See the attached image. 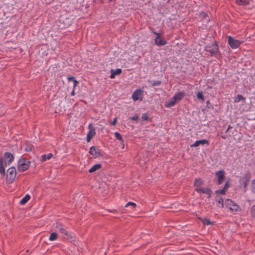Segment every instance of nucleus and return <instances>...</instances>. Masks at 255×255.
I'll list each match as a JSON object with an SVG mask.
<instances>
[{
    "label": "nucleus",
    "instance_id": "obj_28",
    "mask_svg": "<svg viewBox=\"0 0 255 255\" xmlns=\"http://www.w3.org/2000/svg\"><path fill=\"white\" fill-rule=\"evenodd\" d=\"M115 136L119 140L122 141V143H124V140L121 135L118 132H115ZM124 144H123V145ZM124 148V146L123 147Z\"/></svg>",
    "mask_w": 255,
    "mask_h": 255
},
{
    "label": "nucleus",
    "instance_id": "obj_9",
    "mask_svg": "<svg viewBox=\"0 0 255 255\" xmlns=\"http://www.w3.org/2000/svg\"><path fill=\"white\" fill-rule=\"evenodd\" d=\"M9 164H8L7 160L3 159L2 158L0 159V173L2 176L5 175V167Z\"/></svg>",
    "mask_w": 255,
    "mask_h": 255
},
{
    "label": "nucleus",
    "instance_id": "obj_44",
    "mask_svg": "<svg viewBox=\"0 0 255 255\" xmlns=\"http://www.w3.org/2000/svg\"><path fill=\"white\" fill-rule=\"evenodd\" d=\"M232 128L231 126L230 125H229V126H228V128H227V130L226 131V132H227L229 131V130L230 128Z\"/></svg>",
    "mask_w": 255,
    "mask_h": 255
},
{
    "label": "nucleus",
    "instance_id": "obj_1",
    "mask_svg": "<svg viewBox=\"0 0 255 255\" xmlns=\"http://www.w3.org/2000/svg\"><path fill=\"white\" fill-rule=\"evenodd\" d=\"M16 175L15 168L13 166L9 168L7 171L6 181L9 183H12L15 178Z\"/></svg>",
    "mask_w": 255,
    "mask_h": 255
},
{
    "label": "nucleus",
    "instance_id": "obj_45",
    "mask_svg": "<svg viewBox=\"0 0 255 255\" xmlns=\"http://www.w3.org/2000/svg\"><path fill=\"white\" fill-rule=\"evenodd\" d=\"M222 138H223L224 139L225 138V137L224 136H222Z\"/></svg>",
    "mask_w": 255,
    "mask_h": 255
},
{
    "label": "nucleus",
    "instance_id": "obj_37",
    "mask_svg": "<svg viewBox=\"0 0 255 255\" xmlns=\"http://www.w3.org/2000/svg\"><path fill=\"white\" fill-rule=\"evenodd\" d=\"M160 84H161L160 81H154L153 82V83L152 84V85L153 86H157V85H159Z\"/></svg>",
    "mask_w": 255,
    "mask_h": 255
},
{
    "label": "nucleus",
    "instance_id": "obj_16",
    "mask_svg": "<svg viewBox=\"0 0 255 255\" xmlns=\"http://www.w3.org/2000/svg\"><path fill=\"white\" fill-rule=\"evenodd\" d=\"M3 159L8 161V164H10L13 160V156L10 152H6L4 154V157Z\"/></svg>",
    "mask_w": 255,
    "mask_h": 255
},
{
    "label": "nucleus",
    "instance_id": "obj_21",
    "mask_svg": "<svg viewBox=\"0 0 255 255\" xmlns=\"http://www.w3.org/2000/svg\"><path fill=\"white\" fill-rule=\"evenodd\" d=\"M203 181L200 179H196L194 181V186L195 187V189L198 188H201V186L203 184Z\"/></svg>",
    "mask_w": 255,
    "mask_h": 255
},
{
    "label": "nucleus",
    "instance_id": "obj_42",
    "mask_svg": "<svg viewBox=\"0 0 255 255\" xmlns=\"http://www.w3.org/2000/svg\"><path fill=\"white\" fill-rule=\"evenodd\" d=\"M252 185L253 187L255 189V179L253 181Z\"/></svg>",
    "mask_w": 255,
    "mask_h": 255
},
{
    "label": "nucleus",
    "instance_id": "obj_19",
    "mask_svg": "<svg viewBox=\"0 0 255 255\" xmlns=\"http://www.w3.org/2000/svg\"><path fill=\"white\" fill-rule=\"evenodd\" d=\"M102 167V165L101 164H96L94 165L89 170V172L90 173H93L97 170L100 169Z\"/></svg>",
    "mask_w": 255,
    "mask_h": 255
},
{
    "label": "nucleus",
    "instance_id": "obj_30",
    "mask_svg": "<svg viewBox=\"0 0 255 255\" xmlns=\"http://www.w3.org/2000/svg\"><path fill=\"white\" fill-rule=\"evenodd\" d=\"M197 97L198 99L202 100L203 101L204 100V97L203 94V92L202 91L198 92L197 94Z\"/></svg>",
    "mask_w": 255,
    "mask_h": 255
},
{
    "label": "nucleus",
    "instance_id": "obj_7",
    "mask_svg": "<svg viewBox=\"0 0 255 255\" xmlns=\"http://www.w3.org/2000/svg\"><path fill=\"white\" fill-rule=\"evenodd\" d=\"M89 131L87 134L86 140L87 142H90L91 139L95 135V128L93 127L92 124H90L88 126Z\"/></svg>",
    "mask_w": 255,
    "mask_h": 255
},
{
    "label": "nucleus",
    "instance_id": "obj_13",
    "mask_svg": "<svg viewBox=\"0 0 255 255\" xmlns=\"http://www.w3.org/2000/svg\"><path fill=\"white\" fill-rule=\"evenodd\" d=\"M185 94L184 92H179L177 93H176L173 97H172L173 100L174 101L176 102V103L180 101L184 96Z\"/></svg>",
    "mask_w": 255,
    "mask_h": 255
},
{
    "label": "nucleus",
    "instance_id": "obj_33",
    "mask_svg": "<svg viewBox=\"0 0 255 255\" xmlns=\"http://www.w3.org/2000/svg\"><path fill=\"white\" fill-rule=\"evenodd\" d=\"M230 187V182L229 180L226 181L225 182V184L224 185V186L223 188L225 189L226 191Z\"/></svg>",
    "mask_w": 255,
    "mask_h": 255
},
{
    "label": "nucleus",
    "instance_id": "obj_4",
    "mask_svg": "<svg viewBox=\"0 0 255 255\" xmlns=\"http://www.w3.org/2000/svg\"><path fill=\"white\" fill-rule=\"evenodd\" d=\"M228 44L232 49H237L243 43L242 41L235 39L231 36H228Z\"/></svg>",
    "mask_w": 255,
    "mask_h": 255
},
{
    "label": "nucleus",
    "instance_id": "obj_36",
    "mask_svg": "<svg viewBox=\"0 0 255 255\" xmlns=\"http://www.w3.org/2000/svg\"><path fill=\"white\" fill-rule=\"evenodd\" d=\"M138 118V117L137 115H134V116L130 117V119L132 121H135L137 120Z\"/></svg>",
    "mask_w": 255,
    "mask_h": 255
},
{
    "label": "nucleus",
    "instance_id": "obj_8",
    "mask_svg": "<svg viewBox=\"0 0 255 255\" xmlns=\"http://www.w3.org/2000/svg\"><path fill=\"white\" fill-rule=\"evenodd\" d=\"M56 230L57 231L60 232L67 238L69 237H71L69 234L68 232L66 231V229L64 228V226L60 224L56 223Z\"/></svg>",
    "mask_w": 255,
    "mask_h": 255
},
{
    "label": "nucleus",
    "instance_id": "obj_26",
    "mask_svg": "<svg viewBox=\"0 0 255 255\" xmlns=\"http://www.w3.org/2000/svg\"><path fill=\"white\" fill-rule=\"evenodd\" d=\"M57 238H58L57 234L55 232H54L50 234L49 238V240L50 241H54L56 240L57 239Z\"/></svg>",
    "mask_w": 255,
    "mask_h": 255
},
{
    "label": "nucleus",
    "instance_id": "obj_22",
    "mask_svg": "<svg viewBox=\"0 0 255 255\" xmlns=\"http://www.w3.org/2000/svg\"><path fill=\"white\" fill-rule=\"evenodd\" d=\"M52 156L53 154L51 153H49L47 154H43L41 155V161L44 162L47 160L51 159Z\"/></svg>",
    "mask_w": 255,
    "mask_h": 255
},
{
    "label": "nucleus",
    "instance_id": "obj_34",
    "mask_svg": "<svg viewBox=\"0 0 255 255\" xmlns=\"http://www.w3.org/2000/svg\"><path fill=\"white\" fill-rule=\"evenodd\" d=\"M251 212L252 216H255V205L252 207Z\"/></svg>",
    "mask_w": 255,
    "mask_h": 255
},
{
    "label": "nucleus",
    "instance_id": "obj_6",
    "mask_svg": "<svg viewBox=\"0 0 255 255\" xmlns=\"http://www.w3.org/2000/svg\"><path fill=\"white\" fill-rule=\"evenodd\" d=\"M225 172L223 170H221L215 173V176L217 179V183L218 185L221 184L225 179Z\"/></svg>",
    "mask_w": 255,
    "mask_h": 255
},
{
    "label": "nucleus",
    "instance_id": "obj_23",
    "mask_svg": "<svg viewBox=\"0 0 255 255\" xmlns=\"http://www.w3.org/2000/svg\"><path fill=\"white\" fill-rule=\"evenodd\" d=\"M30 199V196L28 194H26L20 201V203L21 205H24Z\"/></svg>",
    "mask_w": 255,
    "mask_h": 255
},
{
    "label": "nucleus",
    "instance_id": "obj_32",
    "mask_svg": "<svg viewBox=\"0 0 255 255\" xmlns=\"http://www.w3.org/2000/svg\"><path fill=\"white\" fill-rule=\"evenodd\" d=\"M226 192V190L225 189H224V188H223L221 190H216V193L224 195V194H225Z\"/></svg>",
    "mask_w": 255,
    "mask_h": 255
},
{
    "label": "nucleus",
    "instance_id": "obj_17",
    "mask_svg": "<svg viewBox=\"0 0 255 255\" xmlns=\"http://www.w3.org/2000/svg\"><path fill=\"white\" fill-rule=\"evenodd\" d=\"M111 74L110 76V78L114 79L116 75H118L121 74L122 73V69L120 68H118L116 69V70H114L113 69L111 70Z\"/></svg>",
    "mask_w": 255,
    "mask_h": 255
},
{
    "label": "nucleus",
    "instance_id": "obj_5",
    "mask_svg": "<svg viewBox=\"0 0 255 255\" xmlns=\"http://www.w3.org/2000/svg\"><path fill=\"white\" fill-rule=\"evenodd\" d=\"M225 204L227 208L232 211H238L240 209L239 206L230 199H227L225 201Z\"/></svg>",
    "mask_w": 255,
    "mask_h": 255
},
{
    "label": "nucleus",
    "instance_id": "obj_27",
    "mask_svg": "<svg viewBox=\"0 0 255 255\" xmlns=\"http://www.w3.org/2000/svg\"><path fill=\"white\" fill-rule=\"evenodd\" d=\"M241 100H245V98L243 97L242 95L238 94L237 97L235 98L234 102L239 103Z\"/></svg>",
    "mask_w": 255,
    "mask_h": 255
},
{
    "label": "nucleus",
    "instance_id": "obj_24",
    "mask_svg": "<svg viewBox=\"0 0 255 255\" xmlns=\"http://www.w3.org/2000/svg\"><path fill=\"white\" fill-rule=\"evenodd\" d=\"M217 202L218 203L217 206L218 207L221 208H223L224 207V201L222 197L218 198L217 199Z\"/></svg>",
    "mask_w": 255,
    "mask_h": 255
},
{
    "label": "nucleus",
    "instance_id": "obj_12",
    "mask_svg": "<svg viewBox=\"0 0 255 255\" xmlns=\"http://www.w3.org/2000/svg\"><path fill=\"white\" fill-rule=\"evenodd\" d=\"M153 33L157 35L154 39L155 44L157 46H162L166 44V41L162 40L159 36V33L153 31Z\"/></svg>",
    "mask_w": 255,
    "mask_h": 255
},
{
    "label": "nucleus",
    "instance_id": "obj_11",
    "mask_svg": "<svg viewBox=\"0 0 255 255\" xmlns=\"http://www.w3.org/2000/svg\"><path fill=\"white\" fill-rule=\"evenodd\" d=\"M195 190L198 193H205L208 195V198H210L212 194V191L208 188H198L197 189H195Z\"/></svg>",
    "mask_w": 255,
    "mask_h": 255
},
{
    "label": "nucleus",
    "instance_id": "obj_39",
    "mask_svg": "<svg viewBox=\"0 0 255 255\" xmlns=\"http://www.w3.org/2000/svg\"><path fill=\"white\" fill-rule=\"evenodd\" d=\"M74 85H73V89H75V87L77 86V84L78 83V82L76 80V81H74Z\"/></svg>",
    "mask_w": 255,
    "mask_h": 255
},
{
    "label": "nucleus",
    "instance_id": "obj_18",
    "mask_svg": "<svg viewBox=\"0 0 255 255\" xmlns=\"http://www.w3.org/2000/svg\"><path fill=\"white\" fill-rule=\"evenodd\" d=\"M177 103L173 100L172 98L171 99L165 103V107L166 108H170L175 105Z\"/></svg>",
    "mask_w": 255,
    "mask_h": 255
},
{
    "label": "nucleus",
    "instance_id": "obj_2",
    "mask_svg": "<svg viewBox=\"0 0 255 255\" xmlns=\"http://www.w3.org/2000/svg\"><path fill=\"white\" fill-rule=\"evenodd\" d=\"M29 167V161L26 159H20L18 162L17 169L19 172L26 170Z\"/></svg>",
    "mask_w": 255,
    "mask_h": 255
},
{
    "label": "nucleus",
    "instance_id": "obj_35",
    "mask_svg": "<svg viewBox=\"0 0 255 255\" xmlns=\"http://www.w3.org/2000/svg\"><path fill=\"white\" fill-rule=\"evenodd\" d=\"M148 116L146 114H143L142 115L141 119L143 121H147L148 120Z\"/></svg>",
    "mask_w": 255,
    "mask_h": 255
},
{
    "label": "nucleus",
    "instance_id": "obj_10",
    "mask_svg": "<svg viewBox=\"0 0 255 255\" xmlns=\"http://www.w3.org/2000/svg\"><path fill=\"white\" fill-rule=\"evenodd\" d=\"M143 96V91L141 90H136L132 95V98L134 101L141 100Z\"/></svg>",
    "mask_w": 255,
    "mask_h": 255
},
{
    "label": "nucleus",
    "instance_id": "obj_3",
    "mask_svg": "<svg viewBox=\"0 0 255 255\" xmlns=\"http://www.w3.org/2000/svg\"><path fill=\"white\" fill-rule=\"evenodd\" d=\"M205 50L207 52H209L211 56H213L219 52L218 46L216 42L212 44L211 45H206L205 46Z\"/></svg>",
    "mask_w": 255,
    "mask_h": 255
},
{
    "label": "nucleus",
    "instance_id": "obj_43",
    "mask_svg": "<svg viewBox=\"0 0 255 255\" xmlns=\"http://www.w3.org/2000/svg\"><path fill=\"white\" fill-rule=\"evenodd\" d=\"M71 96H74L75 95V90L73 89L71 93Z\"/></svg>",
    "mask_w": 255,
    "mask_h": 255
},
{
    "label": "nucleus",
    "instance_id": "obj_40",
    "mask_svg": "<svg viewBox=\"0 0 255 255\" xmlns=\"http://www.w3.org/2000/svg\"><path fill=\"white\" fill-rule=\"evenodd\" d=\"M117 123V118H115L113 121L111 123L112 125L115 126Z\"/></svg>",
    "mask_w": 255,
    "mask_h": 255
},
{
    "label": "nucleus",
    "instance_id": "obj_38",
    "mask_svg": "<svg viewBox=\"0 0 255 255\" xmlns=\"http://www.w3.org/2000/svg\"><path fill=\"white\" fill-rule=\"evenodd\" d=\"M67 80L68 81H72L73 82L76 80L74 77H68Z\"/></svg>",
    "mask_w": 255,
    "mask_h": 255
},
{
    "label": "nucleus",
    "instance_id": "obj_25",
    "mask_svg": "<svg viewBox=\"0 0 255 255\" xmlns=\"http://www.w3.org/2000/svg\"><path fill=\"white\" fill-rule=\"evenodd\" d=\"M236 2L240 5H246L249 4V0H237Z\"/></svg>",
    "mask_w": 255,
    "mask_h": 255
},
{
    "label": "nucleus",
    "instance_id": "obj_31",
    "mask_svg": "<svg viewBox=\"0 0 255 255\" xmlns=\"http://www.w3.org/2000/svg\"><path fill=\"white\" fill-rule=\"evenodd\" d=\"M203 224L204 225H212L213 223L209 219H205L203 220Z\"/></svg>",
    "mask_w": 255,
    "mask_h": 255
},
{
    "label": "nucleus",
    "instance_id": "obj_41",
    "mask_svg": "<svg viewBox=\"0 0 255 255\" xmlns=\"http://www.w3.org/2000/svg\"><path fill=\"white\" fill-rule=\"evenodd\" d=\"M25 150L28 151H31L32 150V147L30 145H29L28 147H26Z\"/></svg>",
    "mask_w": 255,
    "mask_h": 255
},
{
    "label": "nucleus",
    "instance_id": "obj_14",
    "mask_svg": "<svg viewBox=\"0 0 255 255\" xmlns=\"http://www.w3.org/2000/svg\"><path fill=\"white\" fill-rule=\"evenodd\" d=\"M89 152L95 157H98L100 155L99 149L94 146L90 147Z\"/></svg>",
    "mask_w": 255,
    "mask_h": 255
},
{
    "label": "nucleus",
    "instance_id": "obj_20",
    "mask_svg": "<svg viewBox=\"0 0 255 255\" xmlns=\"http://www.w3.org/2000/svg\"><path fill=\"white\" fill-rule=\"evenodd\" d=\"M250 177L247 175H246L245 177L241 178L240 180L241 182H242L244 187H246L247 185L249 183Z\"/></svg>",
    "mask_w": 255,
    "mask_h": 255
},
{
    "label": "nucleus",
    "instance_id": "obj_29",
    "mask_svg": "<svg viewBox=\"0 0 255 255\" xmlns=\"http://www.w3.org/2000/svg\"><path fill=\"white\" fill-rule=\"evenodd\" d=\"M129 206H131L132 209H133L136 207V205L133 202H128L125 205V207H128Z\"/></svg>",
    "mask_w": 255,
    "mask_h": 255
},
{
    "label": "nucleus",
    "instance_id": "obj_15",
    "mask_svg": "<svg viewBox=\"0 0 255 255\" xmlns=\"http://www.w3.org/2000/svg\"><path fill=\"white\" fill-rule=\"evenodd\" d=\"M205 144H206L208 145L209 144V141L206 139H202V140H197L194 142V144L191 145V147H197V146H198L200 144L204 145Z\"/></svg>",
    "mask_w": 255,
    "mask_h": 255
}]
</instances>
